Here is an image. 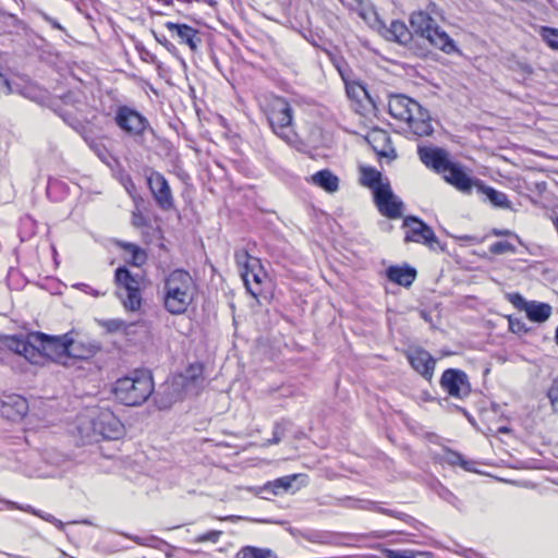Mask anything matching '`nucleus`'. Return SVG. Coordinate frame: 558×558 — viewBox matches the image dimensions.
I'll list each match as a JSON object with an SVG mask.
<instances>
[{"label": "nucleus", "mask_w": 558, "mask_h": 558, "mask_svg": "<svg viewBox=\"0 0 558 558\" xmlns=\"http://www.w3.org/2000/svg\"><path fill=\"white\" fill-rule=\"evenodd\" d=\"M37 517L49 523L53 522V520L56 519L54 515L44 512L41 510H39V514H37Z\"/></svg>", "instance_id": "nucleus-54"}, {"label": "nucleus", "mask_w": 558, "mask_h": 558, "mask_svg": "<svg viewBox=\"0 0 558 558\" xmlns=\"http://www.w3.org/2000/svg\"><path fill=\"white\" fill-rule=\"evenodd\" d=\"M14 410V415L23 417L28 411L27 400L21 396L8 397V400L3 401L2 411L8 416L10 415V409Z\"/></svg>", "instance_id": "nucleus-28"}, {"label": "nucleus", "mask_w": 558, "mask_h": 558, "mask_svg": "<svg viewBox=\"0 0 558 558\" xmlns=\"http://www.w3.org/2000/svg\"><path fill=\"white\" fill-rule=\"evenodd\" d=\"M555 340H556V343L558 344V326H557V329H556V332H555Z\"/></svg>", "instance_id": "nucleus-64"}, {"label": "nucleus", "mask_w": 558, "mask_h": 558, "mask_svg": "<svg viewBox=\"0 0 558 558\" xmlns=\"http://www.w3.org/2000/svg\"><path fill=\"white\" fill-rule=\"evenodd\" d=\"M8 505L12 508H16L19 510H22V511H25V512H28V513H32L34 515L37 517V514H39V510L38 509H35L34 507H32L31 505H26V506H21V505H17L16 502H13V501H8Z\"/></svg>", "instance_id": "nucleus-50"}, {"label": "nucleus", "mask_w": 558, "mask_h": 558, "mask_svg": "<svg viewBox=\"0 0 558 558\" xmlns=\"http://www.w3.org/2000/svg\"><path fill=\"white\" fill-rule=\"evenodd\" d=\"M381 554L386 558H430L429 553L425 551H413L409 549H390V548H381Z\"/></svg>", "instance_id": "nucleus-36"}, {"label": "nucleus", "mask_w": 558, "mask_h": 558, "mask_svg": "<svg viewBox=\"0 0 558 558\" xmlns=\"http://www.w3.org/2000/svg\"><path fill=\"white\" fill-rule=\"evenodd\" d=\"M424 400L425 401H432L433 398L428 393H425Z\"/></svg>", "instance_id": "nucleus-62"}, {"label": "nucleus", "mask_w": 558, "mask_h": 558, "mask_svg": "<svg viewBox=\"0 0 558 558\" xmlns=\"http://www.w3.org/2000/svg\"><path fill=\"white\" fill-rule=\"evenodd\" d=\"M80 109H70V108H56V113L62 118V120L70 125L73 130L80 132L84 129L83 121L78 117Z\"/></svg>", "instance_id": "nucleus-30"}, {"label": "nucleus", "mask_w": 558, "mask_h": 558, "mask_svg": "<svg viewBox=\"0 0 558 558\" xmlns=\"http://www.w3.org/2000/svg\"><path fill=\"white\" fill-rule=\"evenodd\" d=\"M235 260L246 290L256 298L260 293L259 286L262 283L260 270H256L259 267V260L250 256L245 251L236 252Z\"/></svg>", "instance_id": "nucleus-14"}, {"label": "nucleus", "mask_w": 558, "mask_h": 558, "mask_svg": "<svg viewBox=\"0 0 558 558\" xmlns=\"http://www.w3.org/2000/svg\"><path fill=\"white\" fill-rule=\"evenodd\" d=\"M238 558H278L276 553L270 548H262L256 546H243L238 555Z\"/></svg>", "instance_id": "nucleus-33"}, {"label": "nucleus", "mask_w": 558, "mask_h": 558, "mask_svg": "<svg viewBox=\"0 0 558 558\" xmlns=\"http://www.w3.org/2000/svg\"><path fill=\"white\" fill-rule=\"evenodd\" d=\"M298 478L296 474L282 476L279 478H276L272 482H268L264 489L266 492H270L274 495H278L283 492H288L292 487V483Z\"/></svg>", "instance_id": "nucleus-34"}, {"label": "nucleus", "mask_w": 558, "mask_h": 558, "mask_svg": "<svg viewBox=\"0 0 558 558\" xmlns=\"http://www.w3.org/2000/svg\"><path fill=\"white\" fill-rule=\"evenodd\" d=\"M117 245L123 250L125 253L130 254V258L128 263L135 267L143 266L147 260V253L144 248L138 246L137 244L119 241Z\"/></svg>", "instance_id": "nucleus-25"}, {"label": "nucleus", "mask_w": 558, "mask_h": 558, "mask_svg": "<svg viewBox=\"0 0 558 558\" xmlns=\"http://www.w3.org/2000/svg\"><path fill=\"white\" fill-rule=\"evenodd\" d=\"M37 14L45 21L47 22L48 24L51 25L52 28L54 29H58V31H61V32H64V27L53 17H51L50 15H48L45 11L43 10H38L37 11Z\"/></svg>", "instance_id": "nucleus-47"}, {"label": "nucleus", "mask_w": 558, "mask_h": 558, "mask_svg": "<svg viewBox=\"0 0 558 558\" xmlns=\"http://www.w3.org/2000/svg\"><path fill=\"white\" fill-rule=\"evenodd\" d=\"M361 183L373 190L375 195V189L386 183H381V173L372 167H363L361 169Z\"/></svg>", "instance_id": "nucleus-31"}, {"label": "nucleus", "mask_w": 558, "mask_h": 558, "mask_svg": "<svg viewBox=\"0 0 558 558\" xmlns=\"http://www.w3.org/2000/svg\"><path fill=\"white\" fill-rule=\"evenodd\" d=\"M147 185L160 209L168 211L174 208V198L170 185L162 173L150 170L147 174Z\"/></svg>", "instance_id": "nucleus-15"}, {"label": "nucleus", "mask_w": 558, "mask_h": 558, "mask_svg": "<svg viewBox=\"0 0 558 558\" xmlns=\"http://www.w3.org/2000/svg\"><path fill=\"white\" fill-rule=\"evenodd\" d=\"M410 25L413 35L420 38L421 43L437 48L445 53L457 51L453 39L437 24L435 19L425 11H416L410 15Z\"/></svg>", "instance_id": "nucleus-6"}, {"label": "nucleus", "mask_w": 558, "mask_h": 558, "mask_svg": "<svg viewBox=\"0 0 558 558\" xmlns=\"http://www.w3.org/2000/svg\"><path fill=\"white\" fill-rule=\"evenodd\" d=\"M10 92H11V86H10L9 80L2 73H0V95H2V94L7 95Z\"/></svg>", "instance_id": "nucleus-52"}, {"label": "nucleus", "mask_w": 558, "mask_h": 558, "mask_svg": "<svg viewBox=\"0 0 558 558\" xmlns=\"http://www.w3.org/2000/svg\"><path fill=\"white\" fill-rule=\"evenodd\" d=\"M509 302L518 310L526 311L530 302L526 301L520 293H510L508 294Z\"/></svg>", "instance_id": "nucleus-44"}, {"label": "nucleus", "mask_w": 558, "mask_h": 558, "mask_svg": "<svg viewBox=\"0 0 558 558\" xmlns=\"http://www.w3.org/2000/svg\"><path fill=\"white\" fill-rule=\"evenodd\" d=\"M510 328L514 332H520L522 330H524V331L526 330V329H524L523 325L520 322L514 323L513 320H510Z\"/></svg>", "instance_id": "nucleus-55"}, {"label": "nucleus", "mask_w": 558, "mask_h": 558, "mask_svg": "<svg viewBox=\"0 0 558 558\" xmlns=\"http://www.w3.org/2000/svg\"><path fill=\"white\" fill-rule=\"evenodd\" d=\"M132 223L136 228H141L147 225V219L144 217V215L141 211H133L132 215Z\"/></svg>", "instance_id": "nucleus-49"}, {"label": "nucleus", "mask_w": 558, "mask_h": 558, "mask_svg": "<svg viewBox=\"0 0 558 558\" xmlns=\"http://www.w3.org/2000/svg\"><path fill=\"white\" fill-rule=\"evenodd\" d=\"M71 338L69 333L48 336L35 331L27 335L0 337V347L23 356L28 363L44 365L48 361H60L69 355Z\"/></svg>", "instance_id": "nucleus-1"}, {"label": "nucleus", "mask_w": 558, "mask_h": 558, "mask_svg": "<svg viewBox=\"0 0 558 558\" xmlns=\"http://www.w3.org/2000/svg\"><path fill=\"white\" fill-rule=\"evenodd\" d=\"M432 489L445 501L449 502L452 506H457L459 502L458 497L450 492L446 486H444L439 481H434L432 483Z\"/></svg>", "instance_id": "nucleus-39"}, {"label": "nucleus", "mask_w": 558, "mask_h": 558, "mask_svg": "<svg viewBox=\"0 0 558 558\" xmlns=\"http://www.w3.org/2000/svg\"><path fill=\"white\" fill-rule=\"evenodd\" d=\"M31 475L44 476V475H45V473H41V472H34V473H32Z\"/></svg>", "instance_id": "nucleus-63"}, {"label": "nucleus", "mask_w": 558, "mask_h": 558, "mask_svg": "<svg viewBox=\"0 0 558 558\" xmlns=\"http://www.w3.org/2000/svg\"><path fill=\"white\" fill-rule=\"evenodd\" d=\"M51 524H53L59 531L64 530V523L57 518L53 520V522H51Z\"/></svg>", "instance_id": "nucleus-56"}, {"label": "nucleus", "mask_w": 558, "mask_h": 558, "mask_svg": "<svg viewBox=\"0 0 558 558\" xmlns=\"http://www.w3.org/2000/svg\"><path fill=\"white\" fill-rule=\"evenodd\" d=\"M311 181L328 193H335L339 189V178L329 169L317 171L311 177Z\"/></svg>", "instance_id": "nucleus-23"}, {"label": "nucleus", "mask_w": 558, "mask_h": 558, "mask_svg": "<svg viewBox=\"0 0 558 558\" xmlns=\"http://www.w3.org/2000/svg\"><path fill=\"white\" fill-rule=\"evenodd\" d=\"M416 269L404 264L402 266L393 265L386 269L387 278L399 286L404 288L410 287L416 278Z\"/></svg>", "instance_id": "nucleus-22"}, {"label": "nucleus", "mask_w": 558, "mask_h": 558, "mask_svg": "<svg viewBox=\"0 0 558 558\" xmlns=\"http://www.w3.org/2000/svg\"><path fill=\"white\" fill-rule=\"evenodd\" d=\"M383 35L387 40L405 47L415 57L426 58L429 54L428 46L425 43H421L420 38L415 37L407 24L400 20H393L385 28Z\"/></svg>", "instance_id": "nucleus-10"}, {"label": "nucleus", "mask_w": 558, "mask_h": 558, "mask_svg": "<svg viewBox=\"0 0 558 558\" xmlns=\"http://www.w3.org/2000/svg\"><path fill=\"white\" fill-rule=\"evenodd\" d=\"M411 366L424 378L430 380L434 375L436 360L425 350H417L409 356Z\"/></svg>", "instance_id": "nucleus-21"}, {"label": "nucleus", "mask_w": 558, "mask_h": 558, "mask_svg": "<svg viewBox=\"0 0 558 558\" xmlns=\"http://www.w3.org/2000/svg\"><path fill=\"white\" fill-rule=\"evenodd\" d=\"M69 194L68 184L57 178H49L47 184V195L50 199L54 202H60L66 197Z\"/></svg>", "instance_id": "nucleus-29"}, {"label": "nucleus", "mask_w": 558, "mask_h": 558, "mask_svg": "<svg viewBox=\"0 0 558 558\" xmlns=\"http://www.w3.org/2000/svg\"><path fill=\"white\" fill-rule=\"evenodd\" d=\"M36 221L31 216H25L20 220V238L21 241L31 239L36 233Z\"/></svg>", "instance_id": "nucleus-38"}, {"label": "nucleus", "mask_w": 558, "mask_h": 558, "mask_svg": "<svg viewBox=\"0 0 558 558\" xmlns=\"http://www.w3.org/2000/svg\"><path fill=\"white\" fill-rule=\"evenodd\" d=\"M539 36L551 50L558 51V28L542 26Z\"/></svg>", "instance_id": "nucleus-37"}, {"label": "nucleus", "mask_w": 558, "mask_h": 558, "mask_svg": "<svg viewBox=\"0 0 558 558\" xmlns=\"http://www.w3.org/2000/svg\"><path fill=\"white\" fill-rule=\"evenodd\" d=\"M221 534H222L221 531H216V530L208 531L204 534L198 535L196 537L195 542L196 543H204V542L217 543L219 541Z\"/></svg>", "instance_id": "nucleus-45"}, {"label": "nucleus", "mask_w": 558, "mask_h": 558, "mask_svg": "<svg viewBox=\"0 0 558 558\" xmlns=\"http://www.w3.org/2000/svg\"><path fill=\"white\" fill-rule=\"evenodd\" d=\"M418 155L425 166L433 168L446 182L464 194H470L473 189L476 190L481 182L470 177L461 166L452 162L442 148L418 147Z\"/></svg>", "instance_id": "nucleus-3"}, {"label": "nucleus", "mask_w": 558, "mask_h": 558, "mask_svg": "<svg viewBox=\"0 0 558 558\" xmlns=\"http://www.w3.org/2000/svg\"><path fill=\"white\" fill-rule=\"evenodd\" d=\"M551 72L558 76V62L551 65Z\"/></svg>", "instance_id": "nucleus-61"}, {"label": "nucleus", "mask_w": 558, "mask_h": 558, "mask_svg": "<svg viewBox=\"0 0 558 558\" xmlns=\"http://www.w3.org/2000/svg\"><path fill=\"white\" fill-rule=\"evenodd\" d=\"M267 120L272 132L289 146L299 148L302 141L294 132L292 107L283 97L274 98L267 110Z\"/></svg>", "instance_id": "nucleus-7"}, {"label": "nucleus", "mask_w": 558, "mask_h": 558, "mask_svg": "<svg viewBox=\"0 0 558 558\" xmlns=\"http://www.w3.org/2000/svg\"><path fill=\"white\" fill-rule=\"evenodd\" d=\"M114 123L125 134L134 137H142L147 131L154 132L147 118L126 105L117 108Z\"/></svg>", "instance_id": "nucleus-11"}, {"label": "nucleus", "mask_w": 558, "mask_h": 558, "mask_svg": "<svg viewBox=\"0 0 558 558\" xmlns=\"http://www.w3.org/2000/svg\"><path fill=\"white\" fill-rule=\"evenodd\" d=\"M493 233H494L495 235H498V236H499V235H506V234H509L510 232H509L508 230H497V229H495V230L493 231Z\"/></svg>", "instance_id": "nucleus-60"}, {"label": "nucleus", "mask_w": 558, "mask_h": 558, "mask_svg": "<svg viewBox=\"0 0 558 558\" xmlns=\"http://www.w3.org/2000/svg\"><path fill=\"white\" fill-rule=\"evenodd\" d=\"M521 69L527 75H532L534 73L533 68L529 64H522Z\"/></svg>", "instance_id": "nucleus-57"}, {"label": "nucleus", "mask_w": 558, "mask_h": 558, "mask_svg": "<svg viewBox=\"0 0 558 558\" xmlns=\"http://www.w3.org/2000/svg\"><path fill=\"white\" fill-rule=\"evenodd\" d=\"M388 111L392 118L407 122L417 137L429 136L434 132L428 110L405 95L391 96Z\"/></svg>", "instance_id": "nucleus-4"}, {"label": "nucleus", "mask_w": 558, "mask_h": 558, "mask_svg": "<svg viewBox=\"0 0 558 558\" xmlns=\"http://www.w3.org/2000/svg\"><path fill=\"white\" fill-rule=\"evenodd\" d=\"M62 106L58 108H70V109H80L83 105L81 101V95L75 92H69L61 98Z\"/></svg>", "instance_id": "nucleus-41"}, {"label": "nucleus", "mask_w": 558, "mask_h": 558, "mask_svg": "<svg viewBox=\"0 0 558 558\" xmlns=\"http://www.w3.org/2000/svg\"><path fill=\"white\" fill-rule=\"evenodd\" d=\"M204 366L201 363L191 364L184 372V379L187 383L196 384L203 377Z\"/></svg>", "instance_id": "nucleus-40"}, {"label": "nucleus", "mask_w": 558, "mask_h": 558, "mask_svg": "<svg viewBox=\"0 0 558 558\" xmlns=\"http://www.w3.org/2000/svg\"><path fill=\"white\" fill-rule=\"evenodd\" d=\"M489 252L495 255H501L508 252L514 253L515 246L508 241H497L489 246Z\"/></svg>", "instance_id": "nucleus-42"}, {"label": "nucleus", "mask_w": 558, "mask_h": 558, "mask_svg": "<svg viewBox=\"0 0 558 558\" xmlns=\"http://www.w3.org/2000/svg\"><path fill=\"white\" fill-rule=\"evenodd\" d=\"M547 397L554 412H558V377L553 380L547 391Z\"/></svg>", "instance_id": "nucleus-43"}, {"label": "nucleus", "mask_w": 558, "mask_h": 558, "mask_svg": "<svg viewBox=\"0 0 558 558\" xmlns=\"http://www.w3.org/2000/svg\"><path fill=\"white\" fill-rule=\"evenodd\" d=\"M525 313L530 320L544 323L551 315V306L548 303L531 301Z\"/></svg>", "instance_id": "nucleus-27"}, {"label": "nucleus", "mask_w": 558, "mask_h": 558, "mask_svg": "<svg viewBox=\"0 0 558 558\" xmlns=\"http://www.w3.org/2000/svg\"><path fill=\"white\" fill-rule=\"evenodd\" d=\"M154 391L151 375L146 371H134L119 378L112 388L114 398L126 407L144 403Z\"/></svg>", "instance_id": "nucleus-5"}, {"label": "nucleus", "mask_w": 558, "mask_h": 558, "mask_svg": "<svg viewBox=\"0 0 558 558\" xmlns=\"http://www.w3.org/2000/svg\"><path fill=\"white\" fill-rule=\"evenodd\" d=\"M165 27L171 38L177 39L180 45L186 46L191 52H197L203 44V33L187 24L167 22Z\"/></svg>", "instance_id": "nucleus-17"}, {"label": "nucleus", "mask_w": 558, "mask_h": 558, "mask_svg": "<svg viewBox=\"0 0 558 558\" xmlns=\"http://www.w3.org/2000/svg\"><path fill=\"white\" fill-rule=\"evenodd\" d=\"M440 461L451 466L460 465L465 471H472L473 463L465 460L461 453L450 449L444 451Z\"/></svg>", "instance_id": "nucleus-35"}, {"label": "nucleus", "mask_w": 558, "mask_h": 558, "mask_svg": "<svg viewBox=\"0 0 558 558\" xmlns=\"http://www.w3.org/2000/svg\"><path fill=\"white\" fill-rule=\"evenodd\" d=\"M340 505L347 508L376 511L392 518H397L404 522L412 520V517H410L407 513L380 507L377 502L367 499H354L351 497H345L344 499L341 500Z\"/></svg>", "instance_id": "nucleus-20"}, {"label": "nucleus", "mask_w": 558, "mask_h": 558, "mask_svg": "<svg viewBox=\"0 0 558 558\" xmlns=\"http://www.w3.org/2000/svg\"><path fill=\"white\" fill-rule=\"evenodd\" d=\"M197 292L192 275L182 268L170 271L162 281L159 295L163 308L171 315L186 313Z\"/></svg>", "instance_id": "nucleus-2"}, {"label": "nucleus", "mask_w": 558, "mask_h": 558, "mask_svg": "<svg viewBox=\"0 0 558 558\" xmlns=\"http://www.w3.org/2000/svg\"><path fill=\"white\" fill-rule=\"evenodd\" d=\"M121 535L124 536L125 538L133 541L134 543H136L140 546H146V547H151V548H156V549H160L161 546H169V544L166 541H163L155 535L138 536V535H133V534H129V533H124V532H122Z\"/></svg>", "instance_id": "nucleus-32"}, {"label": "nucleus", "mask_w": 558, "mask_h": 558, "mask_svg": "<svg viewBox=\"0 0 558 558\" xmlns=\"http://www.w3.org/2000/svg\"><path fill=\"white\" fill-rule=\"evenodd\" d=\"M420 316H421L425 322H432V316H430V314H429L427 311H425V310H422V311L420 312Z\"/></svg>", "instance_id": "nucleus-58"}, {"label": "nucleus", "mask_w": 558, "mask_h": 558, "mask_svg": "<svg viewBox=\"0 0 558 558\" xmlns=\"http://www.w3.org/2000/svg\"><path fill=\"white\" fill-rule=\"evenodd\" d=\"M141 58L143 61H146V62H151V63L158 62L157 57L148 50H143L141 52Z\"/></svg>", "instance_id": "nucleus-53"}, {"label": "nucleus", "mask_w": 558, "mask_h": 558, "mask_svg": "<svg viewBox=\"0 0 558 558\" xmlns=\"http://www.w3.org/2000/svg\"><path fill=\"white\" fill-rule=\"evenodd\" d=\"M374 201L383 216L389 219H398L402 216L403 203L393 194L389 183L375 189Z\"/></svg>", "instance_id": "nucleus-16"}, {"label": "nucleus", "mask_w": 558, "mask_h": 558, "mask_svg": "<svg viewBox=\"0 0 558 558\" xmlns=\"http://www.w3.org/2000/svg\"><path fill=\"white\" fill-rule=\"evenodd\" d=\"M439 385L450 397L460 400L469 397L472 390L468 374L459 368L444 371Z\"/></svg>", "instance_id": "nucleus-13"}, {"label": "nucleus", "mask_w": 558, "mask_h": 558, "mask_svg": "<svg viewBox=\"0 0 558 558\" xmlns=\"http://www.w3.org/2000/svg\"><path fill=\"white\" fill-rule=\"evenodd\" d=\"M156 40L161 44L169 52L175 53L177 47L174 44H172L165 35H159L157 33H154Z\"/></svg>", "instance_id": "nucleus-48"}, {"label": "nucleus", "mask_w": 558, "mask_h": 558, "mask_svg": "<svg viewBox=\"0 0 558 558\" xmlns=\"http://www.w3.org/2000/svg\"><path fill=\"white\" fill-rule=\"evenodd\" d=\"M365 141L372 146L379 158L393 160L397 158L396 149L391 144L389 134L381 129H374L367 133Z\"/></svg>", "instance_id": "nucleus-19"}, {"label": "nucleus", "mask_w": 558, "mask_h": 558, "mask_svg": "<svg viewBox=\"0 0 558 558\" xmlns=\"http://www.w3.org/2000/svg\"><path fill=\"white\" fill-rule=\"evenodd\" d=\"M125 189L129 192V194L134 198V195L132 194V190L135 189L134 183L132 181H130L129 185H126Z\"/></svg>", "instance_id": "nucleus-59"}, {"label": "nucleus", "mask_w": 558, "mask_h": 558, "mask_svg": "<svg viewBox=\"0 0 558 558\" xmlns=\"http://www.w3.org/2000/svg\"><path fill=\"white\" fill-rule=\"evenodd\" d=\"M114 283L117 295L124 308L129 312H138L143 304L144 277L132 274L125 266H120L114 271Z\"/></svg>", "instance_id": "nucleus-8"}, {"label": "nucleus", "mask_w": 558, "mask_h": 558, "mask_svg": "<svg viewBox=\"0 0 558 558\" xmlns=\"http://www.w3.org/2000/svg\"><path fill=\"white\" fill-rule=\"evenodd\" d=\"M402 227L405 229V242L421 243L432 250H435L437 246H439V240L437 239L435 232L423 220L414 216H408L403 219Z\"/></svg>", "instance_id": "nucleus-12"}, {"label": "nucleus", "mask_w": 558, "mask_h": 558, "mask_svg": "<svg viewBox=\"0 0 558 558\" xmlns=\"http://www.w3.org/2000/svg\"><path fill=\"white\" fill-rule=\"evenodd\" d=\"M99 350L100 347L97 343H84L82 341H75L71 338L68 356L80 360H87L93 357Z\"/></svg>", "instance_id": "nucleus-24"}, {"label": "nucleus", "mask_w": 558, "mask_h": 558, "mask_svg": "<svg viewBox=\"0 0 558 558\" xmlns=\"http://www.w3.org/2000/svg\"><path fill=\"white\" fill-rule=\"evenodd\" d=\"M390 533L384 531H373L366 534H354L344 532L323 531V530H304L300 531L299 535L313 544L327 545V546H350L356 542L368 538H385Z\"/></svg>", "instance_id": "nucleus-9"}, {"label": "nucleus", "mask_w": 558, "mask_h": 558, "mask_svg": "<svg viewBox=\"0 0 558 558\" xmlns=\"http://www.w3.org/2000/svg\"><path fill=\"white\" fill-rule=\"evenodd\" d=\"M476 193L485 196L492 205L500 208H509L510 202L505 193L499 192L490 186H486L481 181L478 186L476 187Z\"/></svg>", "instance_id": "nucleus-26"}, {"label": "nucleus", "mask_w": 558, "mask_h": 558, "mask_svg": "<svg viewBox=\"0 0 558 558\" xmlns=\"http://www.w3.org/2000/svg\"><path fill=\"white\" fill-rule=\"evenodd\" d=\"M75 287L78 288L80 290L84 291L85 293L92 294L94 296H99V295L106 294V292L100 293L99 291L95 290L94 288H92L90 286H88L86 283H77Z\"/></svg>", "instance_id": "nucleus-51"}, {"label": "nucleus", "mask_w": 558, "mask_h": 558, "mask_svg": "<svg viewBox=\"0 0 558 558\" xmlns=\"http://www.w3.org/2000/svg\"><path fill=\"white\" fill-rule=\"evenodd\" d=\"M93 429L105 439H118L123 434L121 421L109 410L101 411L93 420Z\"/></svg>", "instance_id": "nucleus-18"}, {"label": "nucleus", "mask_w": 558, "mask_h": 558, "mask_svg": "<svg viewBox=\"0 0 558 558\" xmlns=\"http://www.w3.org/2000/svg\"><path fill=\"white\" fill-rule=\"evenodd\" d=\"M283 432H284V428L279 423H276L274 426L272 438L268 439L266 445L279 444L283 436Z\"/></svg>", "instance_id": "nucleus-46"}]
</instances>
